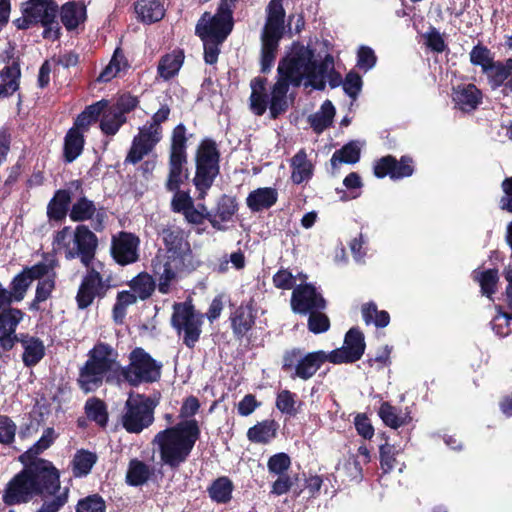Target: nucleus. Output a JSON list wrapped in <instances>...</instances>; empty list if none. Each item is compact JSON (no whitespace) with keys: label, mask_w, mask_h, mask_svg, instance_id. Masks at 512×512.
I'll use <instances>...</instances> for the list:
<instances>
[{"label":"nucleus","mask_w":512,"mask_h":512,"mask_svg":"<svg viewBox=\"0 0 512 512\" xmlns=\"http://www.w3.org/2000/svg\"><path fill=\"white\" fill-rule=\"evenodd\" d=\"M55 439L54 429L48 427L37 442L19 455L23 468L7 482L2 492L6 506L27 504L40 498L43 502L34 512H59L68 503L70 489L61 487L60 471L53 462L39 457Z\"/></svg>","instance_id":"obj_1"},{"label":"nucleus","mask_w":512,"mask_h":512,"mask_svg":"<svg viewBox=\"0 0 512 512\" xmlns=\"http://www.w3.org/2000/svg\"><path fill=\"white\" fill-rule=\"evenodd\" d=\"M199 408L200 402L196 396L186 397L179 413V417L183 420L159 431L154 436L152 444L157 446L162 463L172 470H178L188 460L196 442L200 439L199 423L192 418Z\"/></svg>","instance_id":"obj_2"},{"label":"nucleus","mask_w":512,"mask_h":512,"mask_svg":"<svg viewBox=\"0 0 512 512\" xmlns=\"http://www.w3.org/2000/svg\"><path fill=\"white\" fill-rule=\"evenodd\" d=\"M160 236L167 250V259L163 261L156 257L151 265L154 275L159 278V292L166 294L177 272L192 266V250L185 231L179 226L171 225L163 228Z\"/></svg>","instance_id":"obj_3"},{"label":"nucleus","mask_w":512,"mask_h":512,"mask_svg":"<svg viewBox=\"0 0 512 512\" xmlns=\"http://www.w3.org/2000/svg\"><path fill=\"white\" fill-rule=\"evenodd\" d=\"M88 359L79 369L78 387L85 393L96 391L103 385L117 379L120 363L118 352L108 343L98 341L87 353Z\"/></svg>","instance_id":"obj_4"},{"label":"nucleus","mask_w":512,"mask_h":512,"mask_svg":"<svg viewBox=\"0 0 512 512\" xmlns=\"http://www.w3.org/2000/svg\"><path fill=\"white\" fill-rule=\"evenodd\" d=\"M22 16L13 24L19 30H27L34 26H42V37L56 41L61 37L58 21L59 5L56 0H27L21 6Z\"/></svg>","instance_id":"obj_5"},{"label":"nucleus","mask_w":512,"mask_h":512,"mask_svg":"<svg viewBox=\"0 0 512 512\" xmlns=\"http://www.w3.org/2000/svg\"><path fill=\"white\" fill-rule=\"evenodd\" d=\"M221 153L216 141L203 138L195 153V176L193 184L199 192L198 198L203 199L220 174Z\"/></svg>","instance_id":"obj_6"},{"label":"nucleus","mask_w":512,"mask_h":512,"mask_svg":"<svg viewBox=\"0 0 512 512\" xmlns=\"http://www.w3.org/2000/svg\"><path fill=\"white\" fill-rule=\"evenodd\" d=\"M129 364L119 367L117 380L131 387L150 384L161 378L162 364L157 362L142 347L134 348L128 356Z\"/></svg>","instance_id":"obj_7"},{"label":"nucleus","mask_w":512,"mask_h":512,"mask_svg":"<svg viewBox=\"0 0 512 512\" xmlns=\"http://www.w3.org/2000/svg\"><path fill=\"white\" fill-rule=\"evenodd\" d=\"M330 359V353L324 350L304 353L301 348L294 347L283 352L281 370L290 373L293 379L307 381Z\"/></svg>","instance_id":"obj_8"},{"label":"nucleus","mask_w":512,"mask_h":512,"mask_svg":"<svg viewBox=\"0 0 512 512\" xmlns=\"http://www.w3.org/2000/svg\"><path fill=\"white\" fill-rule=\"evenodd\" d=\"M85 267L86 272L82 276L75 296L79 310L88 309L96 299L99 301L104 299L110 289L115 286L112 275L102 272L104 265L101 262L98 264L100 270L93 265Z\"/></svg>","instance_id":"obj_9"},{"label":"nucleus","mask_w":512,"mask_h":512,"mask_svg":"<svg viewBox=\"0 0 512 512\" xmlns=\"http://www.w3.org/2000/svg\"><path fill=\"white\" fill-rule=\"evenodd\" d=\"M314 57V50L300 42L292 44L291 51L278 64L277 77L294 87L308 81V72Z\"/></svg>","instance_id":"obj_10"},{"label":"nucleus","mask_w":512,"mask_h":512,"mask_svg":"<svg viewBox=\"0 0 512 512\" xmlns=\"http://www.w3.org/2000/svg\"><path fill=\"white\" fill-rule=\"evenodd\" d=\"M157 402L145 394L129 397L125 402V411L121 416L122 427L132 434H139L154 422V410Z\"/></svg>","instance_id":"obj_11"},{"label":"nucleus","mask_w":512,"mask_h":512,"mask_svg":"<svg viewBox=\"0 0 512 512\" xmlns=\"http://www.w3.org/2000/svg\"><path fill=\"white\" fill-rule=\"evenodd\" d=\"M204 314L195 310L190 303H176L171 316V326L178 336H182L183 344L193 349L202 333Z\"/></svg>","instance_id":"obj_12"},{"label":"nucleus","mask_w":512,"mask_h":512,"mask_svg":"<svg viewBox=\"0 0 512 512\" xmlns=\"http://www.w3.org/2000/svg\"><path fill=\"white\" fill-rule=\"evenodd\" d=\"M365 349L366 343L363 332L358 327H352L345 334L343 346L329 352L330 363H355L362 358Z\"/></svg>","instance_id":"obj_13"},{"label":"nucleus","mask_w":512,"mask_h":512,"mask_svg":"<svg viewBox=\"0 0 512 512\" xmlns=\"http://www.w3.org/2000/svg\"><path fill=\"white\" fill-rule=\"evenodd\" d=\"M139 245L140 239L137 235L120 231L117 235L112 236L111 256L121 266L133 264L139 260Z\"/></svg>","instance_id":"obj_14"},{"label":"nucleus","mask_w":512,"mask_h":512,"mask_svg":"<svg viewBox=\"0 0 512 512\" xmlns=\"http://www.w3.org/2000/svg\"><path fill=\"white\" fill-rule=\"evenodd\" d=\"M291 309L305 315L312 310H324L327 302L311 283L297 285L291 295Z\"/></svg>","instance_id":"obj_15"},{"label":"nucleus","mask_w":512,"mask_h":512,"mask_svg":"<svg viewBox=\"0 0 512 512\" xmlns=\"http://www.w3.org/2000/svg\"><path fill=\"white\" fill-rule=\"evenodd\" d=\"M234 27V22H229L219 14L212 15L204 12L195 26V34L200 39H215L225 41Z\"/></svg>","instance_id":"obj_16"},{"label":"nucleus","mask_w":512,"mask_h":512,"mask_svg":"<svg viewBox=\"0 0 512 512\" xmlns=\"http://www.w3.org/2000/svg\"><path fill=\"white\" fill-rule=\"evenodd\" d=\"M25 313L16 307H8L0 311V349L4 352L12 350L20 335L16 329L24 319Z\"/></svg>","instance_id":"obj_17"},{"label":"nucleus","mask_w":512,"mask_h":512,"mask_svg":"<svg viewBox=\"0 0 512 512\" xmlns=\"http://www.w3.org/2000/svg\"><path fill=\"white\" fill-rule=\"evenodd\" d=\"M74 243L77 252L69 250L66 253V258L73 259L77 255L84 266L92 265L98 246L97 236L89 229L88 226L81 224L75 229Z\"/></svg>","instance_id":"obj_18"},{"label":"nucleus","mask_w":512,"mask_h":512,"mask_svg":"<svg viewBox=\"0 0 512 512\" xmlns=\"http://www.w3.org/2000/svg\"><path fill=\"white\" fill-rule=\"evenodd\" d=\"M257 319V310L254 308L253 300L242 302L229 316L230 327L235 339L241 341L247 337L254 328Z\"/></svg>","instance_id":"obj_19"},{"label":"nucleus","mask_w":512,"mask_h":512,"mask_svg":"<svg viewBox=\"0 0 512 512\" xmlns=\"http://www.w3.org/2000/svg\"><path fill=\"white\" fill-rule=\"evenodd\" d=\"M5 66L0 70V98H9L20 88L21 60L13 50L4 59Z\"/></svg>","instance_id":"obj_20"},{"label":"nucleus","mask_w":512,"mask_h":512,"mask_svg":"<svg viewBox=\"0 0 512 512\" xmlns=\"http://www.w3.org/2000/svg\"><path fill=\"white\" fill-rule=\"evenodd\" d=\"M159 134L155 133L146 126L139 129V134L133 138L131 147L125 157L124 164L135 165L139 163L144 156L148 155L157 143L161 140Z\"/></svg>","instance_id":"obj_21"},{"label":"nucleus","mask_w":512,"mask_h":512,"mask_svg":"<svg viewBox=\"0 0 512 512\" xmlns=\"http://www.w3.org/2000/svg\"><path fill=\"white\" fill-rule=\"evenodd\" d=\"M482 92L475 84L458 85L453 89V101L459 110L470 113L482 103Z\"/></svg>","instance_id":"obj_22"},{"label":"nucleus","mask_w":512,"mask_h":512,"mask_svg":"<svg viewBox=\"0 0 512 512\" xmlns=\"http://www.w3.org/2000/svg\"><path fill=\"white\" fill-rule=\"evenodd\" d=\"M334 68V57L331 54H326L319 62L313 57L308 72V81H305L304 86L318 91L325 90L326 77Z\"/></svg>","instance_id":"obj_23"},{"label":"nucleus","mask_w":512,"mask_h":512,"mask_svg":"<svg viewBox=\"0 0 512 512\" xmlns=\"http://www.w3.org/2000/svg\"><path fill=\"white\" fill-rule=\"evenodd\" d=\"M58 17L67 31H73L87 19L86 5L80 1H68L59 7Z\"/></svg>","instance_id":"obj_24"},{"label":"nucleus","mask_w":512,"mask_h":512,"mask_svg":"<svg viewBox=\"0 0 512 512\" xmlns=\"http://www.w3.org/2000/svg\"><path fill=\"white\" fill-rule=\"evenodd\" d=\"M23 346L22 361L26 367H33L37 365L45 356V346L43 341L28 333L20 334L18 338Z\"/></svg>","instance_id":"obj_25"},{"label":"nucleus","mask_w":512,"mask_h":512,"mask_svg":"<svg viewBox=\"0 0 512 512\" xmlns=\"http://www.w3.org/2000/svg\"><path fill=\"white\" fill-rule=\"evenodd\" d=\"M291 181L296 184L308 182L314 174V165L308 159L305 149H300L290 160Z\"/></svg>","instance_id":"obj_26"},{"label":"nucleus","mask_w":512,"mask_h":512,"mask_svg":"<svg viewBox=\"0 0 512 512\" xmlns=\"http://www.w3.org/2000/svg\"><path fill=\"white\" fill-rule=\"evenodd\" d=\"M184 58L182 49H176L161 56L157 65L158 76L164 81H169L177 76L184 63Z\"/></svg>","instance_id":"obj_27"},{"label":"nucleus","mask_w":512,"mask_h":512,"mask_svg":"<svg viewBox=\"0 0 512 512\" xmlns=\"http://www.w3.org/2000/svg\"><path fill=\"white\" fill-rule=\"evenodd\" d=\"M154 476V468L142 460L133 458L129 461L125 482L131 487L145 485Z\"/></svg>","instance_id":"obj_28"},{"label":"nucleus","mask_w":512,"mask_h":512,"mask_svg":"<svg viewBox=\"0 0 512 512\" xmlns=\"http://www.w3.org/2000/svg\"><path fill=\"white\" fill-rule=\"evenodd\" d=\"M277 200L278 192L275 188L263 187L251 191L246 198V204L252 212H260L274 206Z\"/></svg>","instance_id":"obj_29"},{"label":"nucleus","mask_w":512,"mask_h":512,"mask_svg":"<svg viewBox=\"0 0 512 512\" xmlns=\"http://www.w3.org/2000/svg\"><path fill=\"white\" fill-rule=\"evenodd\" d=\"M85 133L73 126L67 131L63 143V161L67 164L75 161L83 152Z\"/></svg>","instance_id":"obj_30"},{"label":"nucleus","mask_w":512,"mask_h":512,"mask_svg":"<svg viewBox=\"0 0 512 512\" xmlns=\"http://www.w3.org/2000/svg\"><path fill=\"white\" fill-rule=\"evenodd\" d=\"M71 193L67 189H58L47 205V217L51 221L62 222L69 211Z\"/></svg>","instance_id":"obj_31"},{"label":"nucleus","mask_w":512,"mask_h":512,"mask_svg":"<svg viewBox=\"0 0 512 512\" xmlns=\"http://www.w3.org/2000/svg\"><path fill=\"white\" fill-rule=\"evenodd\" d=\"M381 438L384 442L379 445V462L383 474H388L396 468L399 472H402L404 464L400 463L397 459L400 450L395 445L389 443L385 433L381 434Z\"/></svg>","instance_id":"obj_32"},{"label":"nucleus","mask_w":512,"mask_h":512,"mask_svg":"<svg viewBox=\"0 0 512 512\" xmlns=\"http://www.w3.org/2000/svg\"><path fill=\"white\" fill-rule=\"evenodd\" d=\"M135 12L142 23L152 24L161 21L165 16V8L161 0H138Z\"/></svg>","instance_id":"obj_33"},{"label":"nucleus","mask_w":512,"mask_h":512,"mask_svg":"<svg viewBox=\"0 0 512 512\" xmlns=\"http://www.w3.org/2000/svg\"><path fill=\"white\" fill-rule=\"evenodd\" d=\"M109 101L101 99L91 105L85 107V109L76 117L73 123V127L86 133L89 131L90 126L99 120L102 112L108 108Z\"/></svg>","instance_id":"obj_34"},{"label":"nucleus","mask_w":512,"mask_h":512,"mask_svg":"<svg viewBox=\"0 0 512 512\" xmlns=\"http://www.w3.org/2000/svg\"><path fill=\"white\" fill-rule=\"evenodd\" d=\"M279 424L274 419H265L257 422L247 431V438L252 443L268 444L276 438Z\"/></svg>","instance_id":"obj_35"},{"label":"nucleus","mask_w":512,"mask_h":512,"mask_svg":"<svg viewBox=\"0 0 512 512\" xmlns=\"http://www.w3.org/2000/svg\"><path fill=\"white\" fill-rule=\"evenodd\" d=\"M289 86L290 84L277 77V81L271 89V99L269 102L270 117L272 119H277L288 110L287 93Z\"/></svg>","instance_id":"obj_36"},{"label":"nucleus","mask_w":512,"mask_h":512,"mask_svg":"<svg viewBox=\"0 0 512 512\" xmlns=\"http://www.w3.org/2000/svg\"><path fill=\"white\" fill-rule=\"evenodd\" d=\"M186 133L187 128L183 123H179L173 128L171 133L169 159L188 161V137Z\"/></svg>","instance_id":"obj_37"},{"label":"nucleus","mask_w":512,"mask_h":512,"mask_svg":"<svg viewBox=\"0 0 512 512\" xmlns=\"http://www.w3.org/2000/svg\"><path fill=\"white\" fill-rule=\"evenodd\" d=\"M239 206L235 196L222 194L215 205L211 216L214 217L219 224L230 222L234 215L238 212Z\"/></svg>","instance_id":"obj_38"},{"label":"nucleus","mask_w":512,"mask_h":512,"mask_svg":"<svg viewBox=\"0 0 512 512\" xmlns=\"http://www.w3.org/2000/svg\"><path fill=\"white\" fill-rule=\"evenodd\" d=\"M284 0H270L266 6V21L264 29L284 32L286 12Z\"/></svg>","instance_id":"obj_39"},{"label":"nucleus","mask_w":512,"mask_h":512,"mask_svg":"<svg viewBox=\"0 0 512 512\" xmlns=\"http://www.w3.org/2000/svg\"><path fill=\"white\" fill-rule=\"evenodd\" d=\"M128 286L140 301H146L155 292L156 281L149 273L140 272L128 282Z\"/></svg>","instance_id":"obj_40"},{"label":"nucleus","mask_w":512,"mask_h":512,"mask_svg":"<svg viewBox=\"0 0 512 512\" xmlns=\"http://www.w3.org/2000/svg\"><path fill=\"white\" fill-rule=\"evenodd\" d=\"M336 110L330 100H326L321 105L320 111L309 116L308 122L314 132L320 134L333 123Z\"/></svg>","instance_id":"obj_41"},{"label":"nucleus","mask_w":512,"mask_h":512,"mask_svg":"<svg viewBox=\"0 0 512 512\" xmlns=\"http://www.w3.org/2000/svg\"><path fill=\"white\" fill-rule=\"evenodd\" d=\"M487 75L492 88H498L504 85L505 81L512 74V58L502 61H493L487 71L483 72Z\"/></svg>","instance_id":"obj_42"},{"label":"nucleus","mask_w":512,"mask_h":512,"mask_svg":"<svg viewBox=\"0 0 512 512\" xmlns=\"http://www.w3.org/2000/svg\"><path fill=\"white\" fill-rule=\"evenodd\" d=\"M234 485L227 476L215 479L207 491L212 501L218 504H226L232 499Z\"/></svg>","instance_id":"obj_43"},{"label":"nucleus","mask_w":512,"mask_h":512,"mask_svg":"<svg viewBox=\"0 0 512 512\" xmlns=\"http://www.w3.org/2000/svg\"><path fill=\"white\" fill-rule=\"evenodd\" d=\"M361 150L354 141H350L349 143L342 146L340 149L336 150L331 159V167L333 172L339 168V165L342 163L345 164H355L360 160Z\"/></svg>","instance_id":"obj_44"},{"label":"nucleus","mask_w":512,"mask_h":512,"mask_svg":"<svg viewBox=\"0 0 512 512\" xmlns=\"http://www.w3.org/2000/svg\"><path fill=\"white\" fill-rule=\"evenodd\" d=\"M188 161L169 159V172L165 187L168 191L180 189L181 184L188 179L189 173L186 168Z\"/></svg>","instance_id":"obj_45"},{"label":"nucleus","mask_w":512,"mask_h":512,"mask_svg":"<svg viewBox=\"0 0 512 512\" xmlns=\"http://www.w3.org/2000/svg\"><path fill=\"white\" fill-rule=\"evenodd\" d=\"M87 418L95 422L99 427L106 428L109 414L106 403L97 397L89 398L84 406Z\"/></svg>","instance_id":"obj_46"},{"label":"nucleus","mask_w":512,"mask_h":512,"mask_svg":"<svg viewBox=\"0 0 512 512\" xmlns=\"http://www.w3.org/2000/svg\"><path fill=\"white\" fill-rule=\"evenodd\" d=\"M98 460L97 454L89 450H78L72 460V472L75 477L87 476Z\"/></svg>","instance_id":"obj_47"},{"label":"nucleus","mask_w":512,"mask_h":512,"mask_svg":"<svg viewBox=\"0 0 512 512\" xmlns=\"http://www.w3.org/2000/svg\"><path fill=\"white\" fill-rule=\"evenodd\" d=\"M138 300L139 298L136 297V294L131 289L119 291L112 308L113 320L117 324H122L127 314V308L136 304Z\"/></svg>","instance_id":"obj_48"},{"label":"nucleus","mask_w":512,"mask_h":512,"mask_svg":"<svg viewBox=\"0 0 512 512\" xmlns=\"http://www.w3.org/2000/svg\"><path fill=\"white\" fill-rule=\"evenodd\" d=\"M473 280L478 282L481 288V293L487 297H491L496 293L497 284L499 281L498 270L496 268L487 269L484 271L474 270L472 273Z\"/></svg>","instance_id":"obj_49"},{"label":"nucleus","mask_w":512,"mask_h":512,"mask_svg":"<svg viewBox=\"0 0 512 512\" xmlns=\"http://www.w3.org/2000/svg\"><path fill=\"white\" fill-rule=\"evenodd\" d=\"M361 313L364 322L374 324L377 328H385L390 323V315L386 310H378L375 302L362 304Z\"/></svg>","instance_id":"obj_50"},{"label":"nucleus","mask_w":512,"mask_h":512,"mask_svg":"<svg viewBox=\"0 0 512 512\" xmlns=\"http://www.w3.org/2000/svg\"><path fill=\"white\" fill-rule=\"evenodd\" d=\"M127 122V117H121L111 106L104 110L100 119V130L106 136H114Z\"/></svg>","instance_id":"obj_51"},{"label":"nucleus","mask_w":512,"mask_h":512,"mask_svg":"<svg viewBox=\"0 0 512 512\" xmlns=\"http://www.w3.org/2000/svg\"><path fill=\"white\" fill-rule=\"evenodd\" d=\"M96 212V206L94 202L85 196H82L73 203L69 217L73 222H84L86 220L93 219Z\"/></svg>","instance_id":"obj_52"},{"label":"nucleus","mask_w":512,"mask_h":512,"mask_svg":"<svg viewBox=\"0 0 512 512\" xmlns=\"http://www.w3.org/2000/svg\"><path fill=\"white\" fill-rule=\"evenodd\" d=\"M379 417L386 426L393 429H398L401 426L408 424L410 417L401 416L398 409L392 406L389 402H383L378 411Z\"/></svg>","instance_id":"obj_53"},{"label":"nucleus","mask_w":512,"mask_h":512,"mask_svg":"<svg viewBox=\"0 0 512 512\" xmlns=\"http://www.w3.org/2000/svg\"><path fill=\"white\" fill-rule=\"evenodd\" d=\"M470 63L474 66H480L482 72L487 71L490 64L494 61V54L491 50L478 42L469 53Z\"/></svg>","instance_id":"obj_54"},{"label":"nucleus","mask_w":512,"mask_h":512,"mask_svg":"<svg viewBox=\"0 0 512 512\" xmlns=\"http://www.w3.org/2000/svg\"><path fill=\"white\" fill-rule=\"evenodd\" d=\"M343 185L348 190L345 191L343 189L339 190L336 189L338 194H341L340 199L342 201H348L351 199H356L361 195L360 190L363 186V182L361 180L360 175L357 172H351L349 173L343 180Z\"/></svg>","instance_id":"obj_55"},{"label":"nucleus","mask_w":512,"mask_h":512,"mask_svg":"<svg viewBox=\"0 0 512 512\" xmlns=\"http://www.w3.org/2000/svg\"><path fill=\"white\" fill-rule=\"evenodd\" d=\"M31 284L22 271L12 278L7 290L14 303L21 302L24 299Z\"/></svg>","instance_id":"obj_56"},{"label":"nucleus","mask_w":512,"mask_h":512,"mask_svg":"<svg viewBox=\"0 0 512 512\" xmlns=\"http://www.w3.org/2000/svg\"><path fill=\"white\" fill-rule=\"evenodd\" d=\"M183 215L186 221L190 224L200 225L203 224L205 220H207L215 230H226V227L223 224H219V222L211 216V211L202 212L196 209L194 204Z\"/></svg>","instance_id":"obj_57"},{"label":"nucleus","mask_w":512,"mask_h":512,"mask_svg":"<svg viewBox=\"0 0 512 512\" xmlns=\"http://www.w3.org/2000/svg\"><path fill=\"white\" fill-rule=\"evenodd\" d=\"M106 502L104 498L98 494H90L78 500L75 512H106Z\"/></svg>","instance_id":"obj_58"},{"label":"nucleus","mask_w":512,"mask_h":512,"mask_svg":"<svg viewBox=\"0 0 512 512\" xmlns=\"http://www.w3.org/2000/svg\"><path fill=\"white\" fill-rule=\"evenodd\" d=\"M309 313L307 327L313 334H322L330 329L329 317L321 310H312Z\"/></svg>","instance_id":"obj_59"},{"label":"nucleus","mask_w":512,"mask_h":512,"mask_svg":"<svg viewBox=\"0 0 512 512\" xmlns=\"http://www.w3.org/2000/svg\"><path fill=\"white\" fill-rule=\"evenodd\" d=\"M267 467L271 474L281 476V474H286L290 469L291 458L287 453H276L268 459Z\"/></svg>","instance_id":"obj_60"},{"label":"nucleus","mask_w":512,"mask_h":512,"mask_svg":"<svg viewBox=\"0 0 512 512\" xmlns=\"http://www.w3.org/2000/svg\"><path fill=\"white\" fill-rule=\"evenodd\" d=\"M295 404L296 394L290 390L284 389L277 394L276 407L281 413L295 416L297 414Z\"/></svg>","instance_id":"obj_61"},{"label":"nucleus","mask_w":512,"mask_h":512,"mask_svg":"<svg viewBox=\"0 0 512 512\" xmlns=\"http://www.w3.org/2000/svg\"><path fill=\"white\" fill-rule=\"evenodd\" d=\"M362 86V77L355 71L348 72L342 84L344 92L353 100L358 97Z\"/></svg>","instance_id":"obj_62"},{"label":"nucleus","mask_w":512,"mask_h":512,"mask_svg":"<svg viewBox=\"0 0 512 512\" xmlns=\"http://www.w3.org/2000/svg\"><path fill=\"white\" fill-rule=\"evenodd\" d=\"M139 105L137 96L130 93H124L119 96L116 103L111 107L121 116L126 117V114L134 111Z\"/></svg>","instance_id":"obj_63"},{"label":"nucleus","mask_w":512,"mask_h":512,"mask_svg":"<svg viewBox=\"0 0 512 512\" xmlns=\"http://www.w3.org/2000/svg\"><path fill=\"white\" fill-rule=\"evenodd\" d=\"M377 62V56L374 50L369 47L362 45L357 51V67L365 72L371 70Z\"/></svg>","instance_id":"obj_64"}]
</instances>
